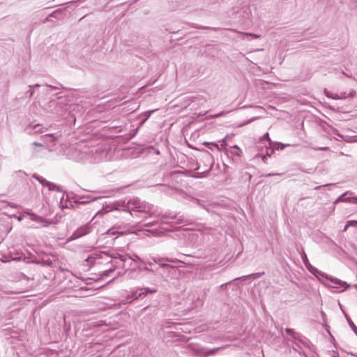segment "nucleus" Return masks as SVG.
Wrapping results in <instances>:
<instances>
[{"label": "nucleus", "instance_id": "f257e3e1", "mask_svg": "<svg viewBox=\"0 0 357 357\" xmlns=\"http://www.w3.org/2000/svg\"><path fill=\"white\" fill-rule=\"evenodd\" d=\"M150 206L138 198H132L129 200H119L114 202L111 206V211L117 210L127 211L132 215V211L149 213Z\"/></svg>", "mask_w": 357, "mask_h": 357}, {"label": "nucleus", "instance_id": "f03ea898", "mask_svg": "<svg viewBox=\"0 0 357 357\" xmlns=\"http://www.w3.org/2000/svg\"><path fill=\"white\" fill-rule=\"evenodd\" d=\"M91 229V226L90 223H87L83 226L77 228L73 234L68 238V241H74L77 238H81L88 234L90 233Z\"/></svg>", "mask_w": 357, "mask_h": 357}, {"label": "nucleus", "instance_id": "7ed1b4c3", "mask_svg": "<svg viewBox=\"0 0 357 357\" xmlns=\"http://www.w3.org/2000/svg\"><path fill=\"white\" fill-rule=\"evenodd\" d=\"M157 291V289H150V288H144L140 289V292H138L137 291L135 292H133L132 294L128 296V299H137L139 297L142 296H146L149 294H153Z\"/></svg>", "mask_w": 357, "mask_h": 357}, {"label": "nucleus", "instance_id": "20e7f679", "mask_svg": "<svg viewBox=\"0 0 357 357\" xmlns=\"http://www.w3.org/2000/svg\"><path fill=\"white\" fill-rule=\"evenodd\" d=\"M340 202H351L357 204V197L354 196V192L347 191L340 195L335 202V203H337Z\"/></svg>", "mask_w": 357, "mask_h": 357}, {"label": "nucleus", "instance_id": "39448f33", "mask_svg": "<svg viewBox=\"0 0 357 357\" xmlns=\"http://www.w3.org/2000/svg\"><path fill=\"white\" fill-rule=\"evenodd\" d=\"M284 331L289 335L292 337L293 339L299 341L305 347H308L307 340L303 337L301 334L296 333L293 329L289 328H285Z\"/></svg>", "mask_w": 357, "mask_h": 357}, {"label": "nucleus", "instance_id": "423d86ee", "mask_svg": "<svg viewBox=\"0 0 357 357\" xmlns=\"http://www.w3.org/2000/svg\"><path fill=\"white\" fill-rule=\"evenodd\" d=\"M105 255H107V252H100L98 253H93L89 255L85 261L89 264V266H93L96 263V260L103 259Z\"/></svg>", "mask_w": 357, "mask_h": 357}, {"label": "nucleus", "instance_id": "0eeeda50", "mask_svg": "<svg viewBox=\"0 0 357 357\" xmlns=\"http://www.w3.org/2000/svg\"><path fill=\"white\" fill-rule=\"evenodd\" d=\"M153 261L154 264H158L160 267L162 268L170 267V266L168 264L164 263L165 261L174 263L181 262L180 260L177 259H170L168 257L158 258V259H153Z\"/></svg>", "mask_w": 357, "mask_h": 357}, {"label": "nucleus", "instance_id": "6e6552de", "mask_svg": "<svg viewBox=\"0 0 357 357\" xmlns=\"http://www.w3.org/2000/svg\"><path fill=\"white\" fill-rule=\"evenodd\" d=\"M110 257V258H112L114 259H119L120 261L125 264L128 260V255H120V254H109L107 253V255H105L104 257ZM123 265H125V264H123Z\"/></svg>", "mask_w": 357, "mask_h": 357}, {"label": "nucleus", "instance_id": "1a4fd4ad", "mask_svg": "<svg viewBox=\"0 0 357 357\" xmlns=\"http://www.w3.org/2000/svg\"><path fill=\"white\" fill-rule=\"evenodd\" d=\"M119 267L125 268V265H121L118 262H116L115 264H114L112 267L103 271L102 273L101 274V276L102 277L109 276L111 273H113L115 271V269Z\"/></svg>", "mask_w": 357, "mask_h": 357}, {"label": "nucleus", "instance_id": "9d476101", "mask_svg": "<svg viewBox=\"0 0 357 357\" xmlns=\"http://www.w3.org/2000/svg\"><path fill=\"white\" fill-rule=\"evenodd\" d=\"M325 278L328 280H330L335 284H340L342 287H344V286L349 287V285L347 284L346 282H343L337 278H333L331 277L329 278L327 275H326Z\"/></svg>", "mask_w": 357, "mask_h": 357}, {"label": "nucleus", "instance_id": "9b49d317", "mask_svg": "<svg viewBox=\"0 0 357 357\" xmlns=\"http://www.w3.org/2000/svg\"><path fill=\"white\" fill-rule=\"evenodd\" d=\"M50 190L56 191V192H63L62 188L54 184V183H52L50 181L48 182L47 186H46Z\"/></svg>", "mask_w": 357, "mask_h": 357}, {"label": "nucleus", "instance_id": "f8f14e48", "mask_svg": "<svg viewBox=\"0 0 357 357\" xmlns=\"http://www.w3.org/2000/svg\"><path fill=\"white\" fill-rule=\"evenodd\" d=\"M33 178H36L38 182H40V183L41 185H43V186H47V183H48V181H47L45 178H44L43 177L38 175V174H33L32 176Z\"/></svg>", "mask_w": 357, "mask_h": 357}, {"label": "nucleus", "instance_id": "ddd939ff", "mask_svg": "<svg viewBox=\"0 0 357 357\" xmlns=\"http://www.w3.org/2000/svg\"><path fill=\"white\" fill-rule=\"evenodd\" d=\"M308 271L312 273L313 275H321L322 277H324L326 276V274L324 273H321L320 271H319L317 268H316L315 267H314L313 266H310V268L308 269Z\"/></svg>", "mask_w": 357, "mask_h": 357}, {"label": "nucleus", "instance_id": "4468645a", "mask_svg": "<svg viewBox=\"0 0 357 357\" xmlns=\"http://www.w3.org/2000/svg\"><path fill=\"white\" fill-rule=\"evenodd\" d=\"M345 317L347 318V320L350 327L351 328L353 331L355 333V334L357 335V327L356 326L354 323L352 321L351 318L347 314H345Z\"/></svg>", "mask_w": 357, "mask_h": 357}, {"label": "nucleus", "instance_id": "2eb2a0df", "mask_svg": "<svg viewBox=\"0 0 357 357\" xmlns=\"http://www.w3.org/2000/svg\"><path fill=\"white\" fill-rule=\"evenodd\" d=\"M261 274L262 273H255V274H252V275H245V276H243V277H241V278H236L234 279V280H245L248 278L252 277V276H253L255 278H259Z\"/></svg>", "mask_w": 357, "mask_h": 357}, {"label": "nucleus", "instance_id": "dca6fc26", "mask_svg": "<svg viewBox=\"0 0 357 357\" xmlns=\"http://www.w3.org/2000/svg\"><path fill=\"white\" fill-rule=\"evenodd\" d=\"M30 219L33 221H36L38 222H43L44 220L42 217L38 216L34 213H29Z\"/></svg>", "mask_w": 357, "mask_h": 357}, {"label": "nucleus", "instance_id": "f3484780", "mask_svg": "<svg viewBox=\"0 0 357 357\" xmlns=\"http://www.w3.org/2000/svg\"><path fill=\"white\" fill-rule=\"evenodd\" d=\"M302 260H303V264H305V266H306V268L307 269L310 268V266H312L311 264L310 263L307 257V255L305 252H303V256H302Z\"/></svg>", "mask_w": 357, "mask_h": 357}, {"label": "nucleus", "instance_id": "a211bd4d", "mask_svg": "<svg viewBox=\"0 0 357 357\" xmlns=\"http://www.w3.org/2000/svg\"><path fill=\"white\" fill-rule=\"evenodd\" d=\"M357 226V220H349L347 222L346 225L343 231H346L349 227H356Z\"/></svg>", "mask_w": 357, "mask_h": 357}, {"label": "nucleus", "instance_id": "6ab92c4d", "mask_svg": "<svg viewBox=\"0 0 357 357\" xmlns=\"http://www.w3.org/2000/svg\"><path fill=\"white\" fill-rule=\"evenodd\" d=\"M128 259H131L132 261L135 262L144 263L141 258L137 255H133L132 256L128 255Z\"/></svg>", "mask_w": 357, "mask_h": 357}, {"label": "nucleus", "instance_id": "aec40b11", "mask_svg": "<svg viewBox=\"0 0 357 357\" xmlns=\"http://www.w3.org/2000/svg\"><path fill=\"white\" fill-rule=\"evenodd\" d=\"M204 145L206 146H207L208 149H212L213 147H215L216 149H218V150H220V148H219V145L218 144H215V143H213V142H205L204 143Z\"/></svg>", "mask_w": 357, "mask_h": 357}, {"label": "nucleus", "instance_id": "412c9836", "mask_svg": "<svg viewBox=\"0 0 357 357\" xmlns=\"http://www.w3.org/2000/svg\"><path fill=\"white\" fill-rule=\"evenodd\" d=\"M289 144H282V143H280V142H277L275 144V149L277 150H283L284 149V147L286 146H289Z\"/></svg>", "mask_w": 357, "mask_h": 357}, {"label": "nucleus", "instance_id": "4be33fe9", "mask_svg": "<svg viewBox=\"0 0 357 357\" xmlns=\"http://www.w3.org/2000/svg\"><path fill=\"white\" fill-rule=\"evenodd\" d=\"M259 117H253L248 121H243V123H241V124L238 125V127H243L244 126H246L249 123H250L251 122L254 121L256 119H258Z\"/></svg>", "mask_w": 357, "mask_h": 357}, {"label": "nucleus", "instance_id": "5701e85b", "mask_svg": "<svg viewBox=\"0 0 357 357\" xmlns=\"http://www.w3.org/2000/svg\"><path fill=\"white\" fill-rule=\"evenodd\" d=\"M325 94L326 95L327 97L331 98L335 100L342 99V97H340V95H337V94L331 95L329 93L326 92V90H325Z\"/></svg>", "mask_w": 357, "mask_h": 357}, {"label": "nucleus", "instance_id": "b1692460", "mask_svg": "<svg viewBox=\"0 0 357 357\" xmlns=\"http://www.w3.org/2000/svg\"><path fill=\"white\" fill-rule=\"evenodd\" d=\"M208 171H206L203 173H198L196 175H192V177L193 178H203L204 176H206V174H208Z\"/></svg>", "mask_w": 357, "mask_h": 357}, {"label": "nucleus", "instance_id": "393cba45", "mask_svg": "<svg viewBox=\"0 0 357 357\" xmlns=\"http://www.w3.org/2000/svg\"><path fill=\"white\" fill-rule=\"evenodd\" d=\"M61 13V10L60 9L56 10L54 12H52L49 17H52L54 18H57L58 15Z\"/></svg>", "mask_w": 357, "mask_h": 357}, {"label": "nucleus", "instance_id": "a878e982", "mask_svg": "<svg viewBox=\"0 0 357 357\" xmlns=\"http://www.w3.org/2000/svg\"><path fill=\"white\" fill-rule=\"evenodd\" d=\"M155 111V109H153V110H150V111H147L145 112V114H146V118L145 119L142 121V123H144L149 117Z\"/></svg>", "mask_w": 357, "mask_h": 357}, {"label": "nucleus", "instance_id": "bb28decb", "mask_svg": "<svg viewBox=\"0 0 357 357\" xmlns=\"http://www.w3.org/2000/svg\"><path fill=\"white\" fill-rule=\"evenodd\" d=\"M33 130L35 131V132H42L41 125L36 124V125L33 126Z\"/></svg>", "mask_w": 357, "mask_h": 357}, {"label": "nucleus", "instance_id": "cd10ccee", "mask_svg": "<svg viewBox=\"0 0 357 357\" xmlns=\"http://www.w3.org/2000/svg\"><path fill=\"white\" fill-rule=\"evenodd\" d=\"M243 33L246 35V36H251L254 39H257V38H259L261 37L260 35H257V34H255V33Z\"/></svg>", "mask_w": 357, "mask_h": 357}, {"label": "nucleus", "instance_id": "c85d7f7f", "mask_svg": "<svg viewBox=\"0 0 357 357\" xmlns=\"http://www.w3.org/2000/svg\"><path fill=\"white\" fill-rule=\"evenodd\" d=\"M105 324V321H95L93 323V326H101Z\"/></svg>", "mask_w": 357, "mask_h": 357}, {"label": "nucleus", "instance_id": "c756f323", "mask_svg": "<svg viewBox=\"0 0 357 357\" xmlns=\"http://www.w3.org/2000/svg\"><path fill=\"white\" fill-rule=\"evenodd\" d=\"M227 138V137H225L224 139H222V140L218 142L220 144V146L222 147V149L224 148L227 144H226Z\"/></svg>", "mask_w": 357, "mask_h": 357}, {"label": "nucleus", "instance_id": "7c9ffc66", "mask_svg": "<svg viewBox=\"0 0 357 357\" xmlns=\"http://www.w3.org/2000/svg\"><path fill=\"white\" fill-rule=\"evenodd\" d=\"M221 349V347H216V348H214L213 349H211V351H208V353L207 354V355H213L217 351L220 350Z\"/></svg>", "mask_w": 357, "mask_h": 357}, {"label": "nucleus", "instance_id": "2f4dec72", "mask_svg": "<svg viewBox=\"0 0 357 357\" xmlns=\"http://www.w3.org/2000/svg\"><path fill=\"white\" fill-rule=\"evenodd\" d=\"M195 27L198 28V29H213V30L220 29V28H211V27H208V26H195Z\"/></svg>", "mask_w": 357, "mask_h": 357}, {"label": "nucleus", "instance_id": "473e14b6", "mask_svg": "<svg viewBox=\"0 0 357 357\" xmlns=\"http://www.w3.org/2000/svg\"><path fill=\"white\" fill-rule=\"evenodd\" d=\"M282 173H269L265 175L266 177L273 176H281Z\"/></svg>", "mask_w": 357, "mask_h": 357}, {"label": "nucleus", "instance_id": "72a5a7b5", "mask_svg": "<svg viewBox=\"0 0 357 357\" xmlns=\"http://www.w3.org/2000/svg\"><path fill=\"white\" fill-rule=\"evenodd\" d=\"M34 90L32 88H30V89L26 92V94H29V98H31L33 96Z\"/></svg>", "mask_w": 357, "mask_h": 357}, {"label": "nucleus", "instance_id": "f704fd0d", "mask_svg": "<svg viewBox=\"0 0 357 357\" xmlns=\"http://www.w3.org/2000/svg\"><path fill=\"white\" fill-rule=\"evenodd\" d=\"M233 281H234V280H233ZM231 282H232V280H231V281H229V282H225V283H224V284H221V285H220V289H225L227 288V285H228V284H231Z\"/></svg>", "mask_w": 357, "mask_h": 357}, {"label": "nucleus", "instance_id": "c9c22d12", "mask_svg": "<svg viewBox=\"0 0 357 357\" xmlns=\"http://www.w3.org/2000/svg\"><path fill=\"white\" fill-rule=\"evenodd\" d=\"M143 270H144V271H146V272H149V273H154L157 272V270H156V271H154V270H153V269H151V268H149V267H146H146H144V268H143Z\"/></svg>", "mask_w": 357, "mask_h": 357}, {"label": "nucleus", "instance_id": "e433bc0d", "mask_svg": "<svg viewBox=\"0 0 357 357\" xmlns=\"http://www.w3.org/2000/svg\"><path fill=\"white\" fill-rule=\"evenodd\" d=\"M314 150H320V151H327L329 149L328 147L324 146V147H314L313 148Z\"/></svg>", "mask_w": 357, "mask_h": 357}, {"label": "nucleus", "instance_id": "4c0bfd02", "mask_svg": "<svg viewBox=\"0 0 357 357\" xmlns=\"http://www.w3.org/2000/svg\"><path fill=\"white\" fill-rule=\"evenodd\" d=\"M293 349L296 351H298V349L300 348V347L298 346V344L296 343V342H293V347H292Z\"/></svg>", "mask_w": 357, "mask_h": 357}, {"label": "nucleus", "instance_id": "58836bf2", "mask_svg": "<svg viewBox=\"0 0 357 357\" xmlns=\"http://www.w3.org/2000/svg\"><path fill=\"white\" fill-rule=\"evenodd\" d=\"M263 139H267L268 141L271 142V139L269 138V135L268 132H266L264 136H263Z\"/></svg>", "mask_w": 357, "mask_h": 357}, {"label": "nucleus", "instance_id": "ea45409f", "mask_svg": "<svg viewBox=\"0 0 357 357\" xmlns=\"http://www.w3.org/2000/svg\"><path fill=\"white\" fill-rule=\"evenodd\" d=\"M356 94V91L354 90H351L348 94V97H353Z\"/></svg>", "mask_w": 357, "mask_h": 357}, {"label": "nucleus", "instance_id": "a19ab883", "mask_svg": "<svg viewBox=\"0 0 357 357\" xmlns=\"http://www.w3.org/2000/svg\"><path fill=\"white\" fill-rule=\"evenodd\" d=\"M154 225V222H147V223H145L144 225V227H151Z\"/></svg>", "mask_w": 357, "mask_h": 357}, {"label": "nucleus", "instance_id": "79ce46f5", "mask_svg": "<svg viewBox=\"0 0 357 357\" xmlns=\"http://www.w3.org/2000/svg\"><path fill=\"white\" fill-rule=\"evenodd\" d=\"M196 201H197V204L199 206H202V207H203V208H205V206L202 204V202H201L199 199H197Z\"/></svg>", "mask_w": 357, "mask_h": 357}, {"label": "nucleus", "instance_id": "37998d69", "mask_svg": "<svg viewBox=\"0 0 357 357\" xmlns=\"http://www.w3.org/2000/svg\"><path fill=\"white\" fill-rule=\"evenodd\" d=\"M40 86V84H36L35 85H29V88L35 89Z\"/></svg>", "mask_w": 357, "mask_h": 357}, {"label": "nucleus", "instance_id": "c03bdc74", "mask_svg": "<svg viewBox=\"0 0 357 357\" xmlns=\"http://www.w3.org/2000/svg\"><path fill=\"white\" fill-rule=\"evenodd\" d=\"M340 96L342 97V99H345L347 97H348L347 96H346V93L345 92L341 93Z\"/></svg>", "mask_w": 357, "mask_h": 357}, {"label": "nucleus", "instance_id": "a18cd8bd", "mask_svg": "<svg viewBox=\"0 0 357 357\" xmlns=\"http://www.w3.org/2000/svg\"><path fill=\"white\" fill-rule=\"evenodd\" d=\"M33 145L37 146H43V144L39 142H33Z\"/></svg>", "mask_w": 357, "mask_h": 357}, {"label": "nucleus", "instance_id": "49530a36", "mask_svg": "<svg viewBox=\"0 0 357 357\" xmlns=\"http://www.w3.org/2000/svg\"><path fill=\"white\" fill-rule=\"evenodd\" d=\"M273 151H274L272 149V150L271 151V152H270V153L267 152V153H266V155L268 157H269V156H271V155L273 153Z\"/></svg>", "mask_w": 357, "mask_h": 357}, {"label": "nucleus", "instance_id": "de8ad7c7", "mask_svg": "<svg viewBox=\"0 0 357 357\" xmlns=\"http://www.w3.org/2000/svg\"><path fill=\"white\" fill-rule=\"evenodd\" d=\"M268 156L266 155L262 156V160L264 162H266V160L267 159Z\"/></svg>", "mask_w": 357, "mask_h": 357}, {"label": "nucleus", "instance_id": "09e8293b", "mask_svg": "<svg viewBox=\"0 0 357 357\" xmlns=\"http://www.w3.org/2000/svg\"><path fill=\"white\" fill-rule=\"evenodd\" d=\"M48 86H49V87H51V88H52V89H58L57 87H56V86H52V85H48Z\"/></svg>", "mask_w": 357, "mask_h": 357}, {"label": "nucleus", "instance_id": "8fccbe9b", "mask_svg": "<svg viewBox=\"0 0 357 357\" xmlns=\"http://www.w3.org/2000/svg\"><path fill=\"white\" fill-rule=\"evenodd\" d=\"M49 16L45 18V20H44V22H49L50 20H49Z\"/></svg>", "mask_w": 357, "mask_h": 357}, {"label": "nucleus", "instance_id": "3c124183", "mask_svg": "<svg viewBox=\"0 0 357 357\" xmlns=\"http://www.w3.org/2000/svg\"><path fill=\"white\" fill-rule=\"evenodd\" d=\"M153 263H154V261H153V262H151V261H149V262H148V264H149V266H152V265L153 264Z\"/></svg>", "mask_w": 357, "mask_h": 357}, {"label": "nucleus", "instance_id": "603ef678", "mask_svg": "<svg viewBox=\"0 0 357 357\" xmlns=\"http://www.w3.org/2000/svg\"><path fill=\"white\" fill-rule=\"evenodd\" d=\"M321 188V186H317V187L314 188V189H315V190H317V189H319V188Z\"/></svg>", "mask_w": 357, "mask_h": 357}, {"label": "nucleus", "instance_id": "864d4df0", "mask_svg": "<svg viewBox=\"0 0 357 357\" xmlns=\"http://www.w3.org/2000/svg\"><path fill=\"white\" fill-rule=\"evenodd\" d=\"M347 286H345V288H344V289H342V291H344V290H346V288H347Z\"/></svg>", "mask_w": 357, "mask_h": 357}, {"label": "nucleus", "instance_id": "5fc2aeb1", "mask_svg": "<svg viewBox=\"0 0 357 357\" xmlns=\"http://www.w3.org/2000/svg\"><path fill=\"white\" fill-rule=\"evenodd\" d=\"M347 286H345V288H344V289H342V291H344V290H346V288H347Z\"/></svg>", "mask_w": 357, "mask_h": 357}, {"label": "nucleus", "instance_id": "6e6d98bb", "mask_svg": "<svg viewBox=\"0 0 357 357\" xmlns=\"http://www.w3.org/2000/svg\"><path fill=\"white\" fill-rule=\"evenodd\" d=\"M116 261H115V262L113 264V261H111V264H112V266H113L114 264H115V263H116Z\"/></svg>", "mask_w": 357, "mask_h": 357}, {"label": "nucleus", "instance_id": "4d7b16f0", "mask_svg": "<svg viewBox=\"0 0 357 357\" xmlns=\"http://www.w3.org/2000/svg\"><path fill=\"white\" fill-rule=\"evenodd\" d=\"M234 148H236V149H238V146H234Z\"/></svg>", "mask_w": 357, "mask_h": 357}]
</instances>
